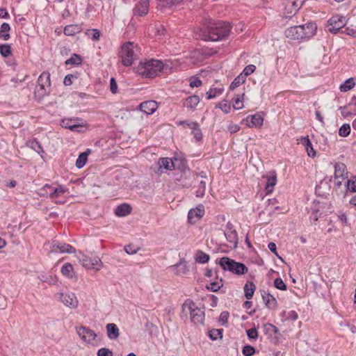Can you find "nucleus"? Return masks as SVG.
Here are the masks:
<instances>
[{
	"label": "nucleus",
	"mask_w": 356,
	"mask_h": 356,
	"mask_svg": "<svg viewBox=\"0 0 356 356\" xmlns=\"http://www.w3.org/2000/svg\"><path fill=\"white\" fill-rule=\"evenodd\" d=\"M10 30V26L9 24L4 22L1 25L0 27V39L3 40H8L10 38V35L9 34V31Z\"/></svg>",
	"instance_id": "34"
},
{
	"label": "nucleus",
	"mask_w": 356,
	"mask_h": 356,
	"mask_svg": "<svg viewBox=\"0 0 356 356\" xmlns=\"http://www.w3.org/2000/svg\"><path fill=\"white\" fill-rule=\"evenodd\" d=\"M191 134L193 135L197 141L202 140V133L199 125L191 131Z\"/></svg>",
	"instance_id": "53"
},
{
	"label": "nucleus",
	"mask_w": 356,
	"mask_h": 356,
	"mask_svg": "<svg viewBox=\"0 0 356 356\" xmlns=\"http://www.w3.org/2000/svg\"><path fill=\"white\" fill-rule=\"evenodd\" d=\"M119 54L122 58V65L127 67L131 66L137 58V54L134 50V44L131 42H127L122 46Z\"/></svg>",
	"instance_id": "5"
},
{
	"label": "nucleus",
	"mask_w": 356,
	"mask_h": 356,
	"mask_svg": "<svg viewBox=\"0 0 356 356\" xmlns=\"http://www.w3.org/2000/svg\"><path fill=\"white\" fill-rule=\"evenodd\" d=\"M301 143L305 146L308 156L310 157H314L316 156V152L313 148V145L309 138V136L302 137L301 138Z\"/></svg>",
	"instance_id": "31"
},
{
	"label": "nucleus",
	"mask_w": 356,
	"mask_h": 356,
	"mask_svg": "<svg viewBox=\"0 0 356 356\" xmlns=\"http://www.w3.org/2000/svg\"><path fill=\"white\" fill-rule=\"evenodd\" d=\"M229 314L227 311L222 312L219 316V322L223 326H226L227 324Z\"/></svg>",
	"instance_id": "51"
},
{
	"label": "nucleus",
	"mask_w": 356,
	"mask_h": 356,
	"mask_svg": "<svg viewBox=\"0 0 356 356\" xmlns=\"http://www.w3.org/2000/svg\"><path fill=\"white\" fill-rule=\"evenodd\" d=\"M163 68L164 64L161 60L151 58L140 61L135 71L144 78H154L160 75Z\"/></svg>",
	"instance_id": "2"
},
{
	"label": "nucleus",
	"mask_w": 356,
	"mask_h": 356,
	"mask_svg": "<svg viewBox=\"0 0 356 356\" xmlns=\"http://www.w3.org/2000/svg\"><path fill=\"white\" fill-rule=\"evenodd\" d=\"M274 286L276 289L281 291H285L287 289L286 284L280 277H277L274 280Z\"/></svg>",
	"instance_id": "48"
},
{
	"label": "nucleus",
	"mask_w": 356,
	"mask_h": 356,
	"mask_svg": "<svg viewBox=\"0 0 356 356\" xmlns=\"http://www.w3.org/2000/svg\"><path fill=\"white\" fill-rule=\"evenodd\" d=\"M256 70V66L254 65H247L242 73L243 76L245 78L250 74H252Z\"/></svg>",
	"instance_id": "52"
},
{
	"label": "nucleus",
	"mask_w": 356,
	"mask_h": 356,
	"mask_svg": "<svg viewBox=\"0 0 356 356\" xmlns=\"http://www.w3.org/2000/svg\"><path fill=\"white\" fill-rule=\"evenodd\" d=\"M285 36L292 40H303L302 29L299 26H293L287 28L284 32Z\"/></svg>",
	"instance_id": "16"
},
{
	"label": "nucleus",
	"mask_w": 356,
	"mask_h": 356,
	"mask_svg": "<svg viewBox=\"0 0 356 356\" xmlns=\"http://www.w3.org/2000/svg\"><path fill=\"white\" fill-rule=\"evenodd\" d=\"M51 252L60 253H74L75 248L70 244L54 240L51 243Z\"/></svg>",
	"instance_id": "13"
},
{
	"label": "nucleus",
	"mask_w": 356,
	"mask_h": 356,
	"mask_svg": "<svg viewBox=\"0 0 356 356\" xmlns=\"http://www.w3.org/2000/svg\"><path fill=\"white\" fill-rule=\"evenodd\" d=\"M355 85L353 78H349L342 83L339 88L341 92H347L351 90Z\"/></svg>",
	"instance_id": "36"
},
{
	"label": "nucleus",
	"mask_w": 356,
	"mask_h": 356,
	"mask_svg": "<svg viewBox=\"0 0 356 356\" xmlns=\"http://www.w3.org/2000/svg\"><path fill=\"white\" fill-rule=\"evenodd\" d=\"M222 279L220 282H213L209 285L207 286V289L211 291L216 292L222 286Z\"/></svg>",
	"instance_id": "42"
},
{
	"label": "nucleus",
	"mask_w": 356,
	"mask_h": 356,
	"mask_svg": "<svg viewBox=\"0 0 356 356\" xmlns=\"http://www.w3.org/2000/svg\"><path fill=\"white\" fill-rule=\"evenodd\" d=\"M82 29L79 24H70L65 26L63 33L66 35L72 36L81 31Z\"/></svg>",
	"instance_id": "29"
},
{
	"label": "nucleus",
	"mask_w": 356,
	"mask_h": 356,
	"mask_svg": "<svg viewBox=\"0 0 356 356\" xmlns=\"http://www.w3.org/2000/svg\"><path fill=\"white\" fill-rule=\"evenodd\" d=\"M50 86L49 73H42L38 79V86L35 87L34 95L36 99L41 100L47 95L48 92L45 88L46 85Z\"/></svg>",
	"instance_id": "6"
},
{
	"label": "nucleus",
	"mask_w": 356,
	"mask_h": 356,
	"mask_svg": "<svg viewBox=\"0 0 356 356\" xmlns=\"http://www.w3.org/2000/svg\"><path fill=\"white\" fill-rule=\"evenodd\" d=\"M0 54L6 58L11 54V47L8 44H0Z\"/></svg>",
	"instance_id": "41"
},
{
	"label": "nucleus",
	"mask_w": 356,
	"mask_h": 356,
	"mask_svg": "<svg viewBox=\"0 0 356 356\" xmlns=\"http://www.w3.org/2000/svg\"><path fill=\"white\" fill-rule=\"evenodd\" d=\"M346 24V17L341 15H333L327 22L326 29L333 34L337 33Z\"/></svg>",
	"instance_id": "7"
},
{
	"label": "nucleus",
	"mask_w": 356,
	"mask_h": 356,
	"mask_svg": "<svg viewBox=\"0 0 356 356\" xmlns=\"http://www.w3.org/2000/svg\"><path fill=\"white\" fill-rule=\"evenodd\" d=\"M200 98L199 96L196 95H191L184 99L183 106L186 107L188 110L194 111L200 103Z\"/></svg>",
	"instance_id": "22"
},
{
	"label": "nucleus",
	"mask_w": 356,
	"mask_h": 356,
	"mask_svg": "<svg viewBox=\"0 0 356 356\" xmlns=\"http://www.w3.org/2000/svg\"><path fill=\"white\" fill-rule=\"evenodd\" d=\"M67 191L68 189L62 185L56 188L53 187V189L49 192V197L51 200H56Z\"/></svg>",
	"instance_id": "27"
},
{
	"label": "nucleus",
	"mask_w": 356,
	"mask_h": 356,
	"mask_svg": "<svg viewBox=\"0 0 356 356\" xmlns=\"http://www.w3.org/2000/svg\"><path fill=\"white\" fill-rule=\"evenodd\" d=\"M62 127L68 129L72 131L81 132V129L85 127L83 123H79L78 118H65L60 122Z\"/></svg>",
	"instance_id": "12"
},
{
	"label": "nucleus",
	"mask_w": 356,
	"mask_h": 356,
	"mask_svg": "<svg viewBox=\"0 0 356 356\" xmlns=\"http://www.w3.org/2000/svg\"><path fill=\"white\" fill-rule=\"evenodd\" d=\"M157 103L154 100L144 102L140 105V111L147 115L152 114L154 112H155L157 109Z\"/></svg>",
	"instance_id": "20"
},
{
	"label": "nucleus",
	"mask_w": 356,
	"mask_h": 356,
	"mask_svg": "<svg viewBox=\"0 0 356 356\" xmlns=\"http://www.w3.org/2000/svg\"><path fill=\"white\" fill-rule=\"evenodd\" d=\"M244 96V93L242 95V96L241 95H237L236 97L234 99V103H233V106L235 109H240L241 108H243V104L242 103V97Z\"/></svg>",
	"instance_id": "56"
},
{
	"label": "nucleus",
	"mask_w": 356,
	"mask_h": 356,
	"mask_svg": "<svg viewBox=\"0 0 356 356\" xmlns=\"http://www.w3.org/2000/svg\"><path fill=\"white\" fill-rule=\"evenodd\" d=\"M81 63H82V58L81 57V56L74 54L70 58L67 59L65 63L66 65H78L81 64Z\"/></svg>",
	"instance_id": "40"
},
{
	"label": "nucleus",
	"mask_w": 356,
	"mask_h": 356,
	"mask_svg": "<svg viewBox=\"0 0 356 356\" xmlns=\"http://www.w3.org/2000/svg\"><path fill=\"white\" fill-rule=\"evenodd\" d=\"M28 145L38 154L44 152L40 143L35 139H32L29 140L28 143Z\"/></svg>",
	"instance_id": "39"
},
{
	"label": "nucleus",
	"mask_w": 356,
	"mask_h": 356,
	"mask_svg": "<svg viewBox=\"0 0 356 356\" xmlns=\"http://www.w3.org/2000/svg\"><path fill=\"white\" fill-rule=\"evenodd\" d=\"M177 275H184L188 272L186 261L184 259H181L180 261L170 267Z\"/></svg>",
	"instance_id": "24"
},
{
	"label": "nucleus",
	"mask_w": 356,
	"mask_h": 356,
	"mask_svg": "<svg viewBox=\"0 0 356 356\" xmlns=\"http://www.w3.org/2000/svg\"><path fill=\"white\" fill-rule=\"evenodd\" d=\"M222 92V89L220 88H211L206 93L207 99H211L216 97L217 95L221 94Z\"/></svg>",
	"instance_id": "46"
},
{
	"label": "nucleus",
	"mask_w": 356,
	"mask_h": 356,
	"mask_svg": "<svg viewBox=\"0 0 356 356\" xmlns=\"http://www.w3.org/2000/svg\"><path fill=\"white\" fill-rule=\"evenodd\" d=\"M302 29V33L303 34V40L313 37L316 32L317 26L314 22H308L303 25H299Z\"/></svg>",
	"instance_id": "18"
},
{
	"label": "nucleus",
	"mask_w": 356,
	"mask_h": 356,
	"mask_svg": "<svg viewBox=\"0 0 356 356\" xmlns=\"http://www.w3.org/2000/svg\"><path fill=\"white\" fill-rule=\"evenodd\" d=\"M346 186L348 191L353 193L356 192V177H352L350 179H348Z\"/></svg>",
	"instance_id": "44"
},
{
	"label": "nucleus",
	"mask_w": 356,
	"mask_h": 356,
	"mask_svg": "<svg viewBox=\"0 0 356 356\" xmlns=\"http://www.w3.org/2000/svg\"><path fill=\"white\" fill-rule=\"evenodd\" d=\"M159 169L163 168L165 170H172L175 169V163L173 161L168 157L161 158L158 161Z\"/></svg>",
	"instance_id": "28"
},
{
	"label": "nucleus",
	"mask_w": 356,
	"mask_h": 356,
	"mask_svg": "<svg viewBox=\"0 0 356 356\" xmlns=\"http://www.w3.org/2000/svg\"><path fill=\"white\" fill-rule=\"evenodd\" d=\"M245 296L248 300H250L256 290V286L252 282H247L244 286Z\"/></svg>",
	"instance_id": "32"
},
{
	"label": "nucleus",
	"mask_w": 356,
	"mask_h": 356,
	"mask_svg": "<svg viewBox=\"0 0 356 356\" xmlns=\"http://www.w3.org/2000/svg\"><path fill=\"white\" fill-rule=\"evenodd\" d=\"M204 215V207L203 204H198L195 209H191L188 213V220L190 223H195Z\"/></svg>",
	"instance_id": "14"
},
{
	"label": "nucleus",
	"mask_w": 356,
	"mask_h": 356,
	"mask_svg": "<svg viewBox=\"0 0 356 356\" xmlns=\"http://www.w3.org/2000/svg\"><path fill=\"white\" fill-rule=\"evenodd\" d=\"M97 355V356H113V353L108 348H102L98 350Z\"/></svg>",
	"instance_id": "58"
},
{
	"label": "nucleus",
	"mask_w": 356,
	"mask_h": 356,
	"mask_svg": "<svg viewBox=\"0 0 356 356\" xmlns=\"http://www.w3.org/2000/svg\"><path fill=\"white\" fill-rule=\"evenodd\" d=\"M61 273L63 275L72 278L74 277L73 266L71 264L67 263L61 268Z\"/></svg>",
	"instance_id": "35"
},
{
	"label": "nucleus",
	"mask_w": 356,
	"mask_h": 356,
	"mask_svg": "<svg viewBox=\"0 0 356 356\" xmlns=\"http://www.w3.org/2000/svg\"><path fill=\"white\" fill-rule=\"evenodd\" d=\"M107 337L111 340L117 339L120 336V330L115 323H108L106 326Z\"/></svg>",
	"instance_id": "25"
},
{
	"label": "nucleus",
	"mask_w": 356,
	"mask_h": 356,
	"mask_svg": "<svg viewBox=\"0 0 356 356\" xmlns=\"http://www.w3.org/2000/svg\"><path fill=\"white\" fill-rule=\"evenodd\" d=\"M76 332L81 339L87 343H91L97 337L95 332L85 326L76 327Z\"/></svg>",
	"instance_id": "11"
},
{
	"label": "nucleus",
	"mask_w": 356,
	"mask_h": 356,
	"mask_svg": "<svg viewBox=\"0 0 356 356\" xmlns=\"http://www.w3.org/2000/svg\"><path fill=\"white\" fill-rule=\"evenodd\" d=\"M163 6H171L182 2L184 0H159Z\"/></svg>",
	"instance_id": "59"
},
{
	"label": "nucleus",
	"mask_w": 356,
	"mask_h": 356,
	"mask_svg": "<svg viewBox=\"0 0 356 356\" xmlns=\"http://www.w3.org/2000/svg\"><path fill=\"white\" fill-rule=\"evenodd\" d=\"M149 0H140L133 9L134 15L140 17L145 16L149 12Z\"/></svg>",
	"instance_id": "15"
},
{
	"label": "nucleus",
	"mask_w": 356,
	"mask_h": 356,
	"mask_svg": "<svg viewBox=\"0 0 356 356\" xmlns=\"http://www.w3.org/2000/svg\"><path fill=\"white\" fill-rule=\"evenodd\" d=\"M206 191V182L204 181H201L199 184L197 189L195 191V195L197 197H202Z\"/></svg>",
	"instance_id": "43"
},
{
	"label": "nucleus",
	"mask_w": 356,
	"mask_h": 356,
	"mask_svg": "<svg viewBox=\"0 0 356 356\" xmlns=\"http://www.w3.org/2000/svg\"><path fill=\"white\" fill-rule=\"evenodd\" d=\"M343 33L346 34L356 38V29L353 27H346Z\"/></svg>",
	"instance_id": "64"
},
{
	"label": "nucleus",
	"mask_w": 356,
	"mask_h": 356,
	"mask_svg": "<svg viewBox=\"0 0 356 356\" xmlns=\"http://www.w3.org/2000/svg\"><path fill=\"white\" fill-rule=\"evenodd\" d=\"M246 124L249 127H260L264 122V118L259 113H255L252 115H249L246 118Z\"/></svg>",
	"instance_id": "21"
},
{
	"label": "nucleus",
	"mask_w": 356,
	"mask_h": 356,
	"mask_svg": "<svg viewBox=\"0 0 356 356\" xmlns=\"http://www.w3.org/2000/svg\"><path fill=\"white\" fill-rule=\"evenodd\" d=\"M53 189V187L49 184H45L40 189V196H49V192Z\"/></svg>",
	"instance_id": "55"
},
{
	"label": "nucleus",
	"mask_w": 356,
	"mask_h": 356,
	"mask_svg": "<svg viewBox=\"0 0 356 356\" xmlns=\"http://www.w3.org/2000/svg\"><path fill=\"white\" fill-rule=\"evenodd\" d=\"M110 90L112 93L115 94L118 91V85L115 79L112 77L110 79Z\"/></svg>",
	"instance_id": "62"
},
{
	"label": "nucleus",
	"mask_w": 356,
	"mask_h": 356,
	"mask_svg": "<svg viewBox=\"0 0 356 356\" xmlns=\"http://www.w3.org/2000/svg\"><path fill=\"white\" fill-rule=\"evenodd\" d=\"M39 279L42 282H48L49 284H54L57 282V278L56 276H52V275H49V276H45V275H41L39 277Z\"/></svg>",
	"instance_id": "50"
},
{
	"label": "nucleus",
	"mask_w": 356,
	"mask_h": 356,
	"mask_svg": "<svg viewBox=\"0 0 356 356\" xmlns=\"http://www.w3.org/2000/svg\"><path fill=\"white\" fill-rule=\"evenodd\" d=\"M350 133V127L348 124H343L339 129L340 136L346 137Z\"/></svg>",
	"instance_id": "47"
},
{
	"label": "nucleus",
	"mask_w": 356,
	"mask_h": 356,
	"mask_svg": "<svg viewBox=\"0 0 356 356\" xmlns=\"http://www.w3.org/2000/svg\"><path fill=\"white\" fill-rule=\"evenodd\" d=\"M132 207L130 204L127 203H123L118 205L115 209V214L118 217H124L127 216L131 213Z\"/></svg>",
	"instance_id": "23"
},
{
	"label": "nucleus",
	"mask_w": 356,
	"mask_h": 356,
	"mask_svg": "<svg viewBox=\"0 0 356 356\" xmlns=\"http://www.w3.org/2000/svg\"><path fill=\"white\" fill-rule=\"evenodd\" d=\"M218 264L224 270L230 271L237 275H244L248 271V267L244 264L237 262L227 257H222Z\"/></svg>",
	"instance_id": "4"
},
{
	"label": "nucleus",
	"mask_w": 356,
	"mask_h": 356,
	"mask_svg": "<svg viewBox=\"0 0 356 356\" xmlns=\"http://www.w3.org/2000/svg\"><path fill=\"white\" fill-rule=\"evenodd\" d=\"M224 235L227 241L232 244L230 247L233 249H236L238 242V234L231 222L227 223L225 229L224 230Z\"/></svg>",
	"instance_id": "9"
},
{
	"label": "nucleus",
	"mask_w": 356,
	"mask_h": 356,
	"mask_svg": "<svg viewBox=\"0 0 356 356\" xmlns=\"http://www.w3.org/2000/svg\"><path fill=\"white\" fill-rule=\"evenodd\" d=\"M60 300L66 306L71 308H76L78 305V300L73 293H61Z\"/></svg>",
	"instance_id": "17"
},
{
	"label": "nucleus",
	"mask_w": 356,
	"mask_h": 356,
	"mask_svg": "<svg viewBox=\"0 0 356 356\" xmlns=\"http://www.w3.org/2000/svg\"><path fill=\"white\" fill-rule=\"evenodd\" d=\"M246 334L249 339L256 340L258 338V332L256 328H251L246 330Z\"/></svg>",
	"instance_id": "57"
},
{
	"label": "nucleus",
	"mask_w": 356,
	"mask_h": 356,
	"mask_svg": "<svg viewBox=\"0 0 356 356\" xmlns=\"http://www.w3.org/2000/svg\"><path fill=\"white\" fill-rule=\"evenodd\" d=\"M222 330L213 329L209 332V337L213 341L218 339V338L221 339L222 337Z\"/></svg>",
	"instance_id": "45"
},
{
	"label": "nucleus",
	"mask_w": 356,
	"mask_h": 356,
	"mask_svg": "<svg viewBox=\"0 0 356 356\" xmlns=\"http://www.w3.org/2000/svg\"><path fill=\"white\" fill-rule=\"evenodd\" d=\"M77 79V76L74 74H67L65 76L63 80L65 86H71L72 84V79Z\"/></svg>",
	"instance_id": "61"
},
{
	"label": "nucleus",
	"mask_w": 356,
	"mask_h": 356,
	"mask_svg": "<svg viewBox=\"0 0 356 356\" xmlns=\"http://www.w3.org/2000/svg\"><path fill=\"white\" fill-rule=\"evenodd\" d=\"M305 0H288L284 7L286 17H291L302 7Z\"/></svg>",
	"instance_id": "10"
},
{
	"label": "nucleus",
	"mask_w": 356,
	"mask_h": 356,
	"mask_svg": "<svg viewBox=\"0 0 356 356\" xmlns=\"http://www.w3.org/2000/svg\"><path fill=\"white\" fill-rule=\"evenodd\" d=\"M346 166L343 163H336L334 165V177L335 179L341 178L343 179L347 177Z\"/></svg>",
	"instance_id": "26"
},
{
	"label": "nucleus",
	"mask_w": 356,
	"mask_h": 356,
	"mask_svg": "<svg viewBox=\"0 0 356 356\" xmlns=\"http://www.w3.org/2000/svg\"><path fill=\"white\" fill-rule=\"evenodd\" d=\"M245 81V78L243 76L242 74L241 75L236 76L234 81L231 83L229 86V89L233 90L237 87H238L241 84L243 83Z\"/></svg>",
	"instance_id": "38"
},
{
	"label": "nucleus",
	"mask_w": 356,
	"mask_h": 356,
	"mask_svg": "<svg viewBox=\"0 0 356 356\" xmlns=\"http://www.w3.org/2000/svg\"><path fill=\"white\" fill-rule=\"evenodd\" d=\"M202 84V81L199 77H192L190 80V86L191 88H197Z\"/></svg>",
	"instance_id": "60"
},
{
	"label": "nucleus",
	"mask_w": 356,
	"mask_h": 356,
	"mask_svg": "<svg viewBox=\"0 0 356 356\" xmlns=\"http://www.w3.org/2000/svg\"><path fill=\"white\" fill-rule=\"evenodd\" d=\"M79 261L82 266L88 269L100 270L103 263L98 257H90L87 255L80 253L78 256Z\"/></svg>",
	"instance_id": "8"
},
{
	"label": "nucleus",
	"mask_w": 356,
	"mask_h": 356,
	"mask_svg": "<svg viewBox=\"0 0 356 356\" xmlns=\"http://www.w3.org/2000/svg\"><path fill=\"white\" fill-rule=\"evenodd\" d=\"M219 107L225 113H229L231 109L230 105L227 104L226 101L225 102L220 103Z\"/></svg>",
	"instance_id": "63"
},
{
	"label": "nucleus",
	"mask_w": 356,
	"mask_h": 356,
	"mask_svg": "<svg viewBox=\"0 0 356 356\" xmlns=\"http://www.w3.org/2000/svg\"><path fill=\"white\" fill-rule=\"evenodd\" d=\"M276 183L277 177L275 173L274 172L273 175L267 177V181L265 186V191L266 192V194H269L273 191L274 186H275Z\"/></svg>",
	"instance_id": "33"
},
{
	"label": "nucleus",
	"mask_w": 356,
	"mask_h": 356,
	"mask_svg": "<svg viewBox=\"0 0 356 356\" xmlns=\"http://www.w3.org/2000/svg\"><path fill=\"white\" fill-rule=\"evenodd\" d=\"M209 255L202 250H198L195 256V261L200 264H206L209 260Z\"/></svg>",
	"instance_id": "37"
},
{
	"label": "nucleus",
	"mask_w": 356,
	"mask_h": 356,
	"mask_svg": "<svg viewBox=\"0 0 356 356\" xmlns=\"http://www.w3.org/2000/svg\"><path fill=\"white\" fill-rule=\"evenodd\" d=\"M188 312L190 314V318L195 324L202 325L204 320V312L200 308L197 307L196 304L191 299L185 300L181 306V312L187 316Z\"/></svg>",
	"instance_id": "3"
},
{
	"label": "nucleus",
	"mask_w": 356,
	"mask_h": 356,
	"mask_svg": "<svg viewBox=\"0 0 356 356\" xmlns=\"http://www.w3.org/2000/svg\"><path fill=\"white\" fill-rule=\"evenodd\" d=\"M232 26L229 22H216L211 19H207L197 34L199 38L202 40L215 42L226 38L229 35Z\"/></svg>",
	"instance_id": "1"
},
{
	"label": "nucleus",
	"mask_w": 356,
	"mask_h": 356,
	"mask_svg": "<svg viewBox=\"0 0 356 356\" xmlns=\"http://www.w3.org/2000/svg\"><path fill=\"white\" fill-rule=\"evenodd\" d=\"M91 153L90 149H87L85 152H81L79 156L78 159L76 161V166L78 168H83L85 164L86 163L88 156Z\"/></svg>",
	"instance_id": "30"
},
{
	"label": "nucleus",
	"mask_w": 356,
	"mask_h": 356,
	"mask_svg": "<svg viewBox=\"0 0 356 356\" xmlns=\"http://www.w3.org/2000/svg\"><path fill=\"white\" fill-rule=\"evenodd\" d=\"M242 353L245 356H252L255 353V348L250 345H245L242 349Z\"/></svg>",
	"instance_id": "49"
},
{
	"label": "nucleus",
	"mask_w": 356,
	"mask_h": 356,
	"mask_svg": "<svg viewBox=\"0 0 356 356\" xmlns=\"http://www.w3.org/2000/svg\"><path fill=\"white\" fill-rule=\"evenodd\" d=\"M89 33H92L91 38L94 41H98L100 38V32L99 30L93 29H88L86 32L87 35H89Z\"/></svg>",
	"instance_id": "54"
},
{
	"label": "nucleus",
	"mask_w": 356,
	"mask_h": 356,
	"mask_svg": "<svg viewBox=\"0 0 356 356\" xmlns=\"http://www.w3.org/2000/svg\"><path fill=\"white\" fill-rule=\"evenodd\" d=\"M261 293L266 307L270 309H275L277 306V302L275 298L264 290L261 291Z\"/></svg>",
	"instance_id": "19"
}]
</instances>
